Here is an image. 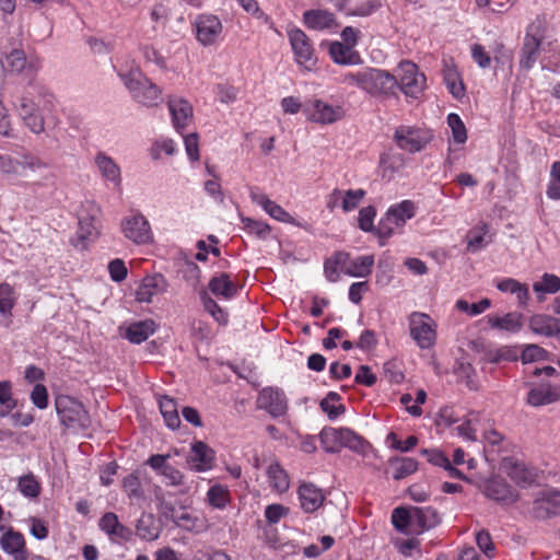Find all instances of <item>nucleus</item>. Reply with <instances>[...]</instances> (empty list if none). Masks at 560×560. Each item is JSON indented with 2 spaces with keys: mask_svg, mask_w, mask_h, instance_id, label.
<instances>
[{
  "mask_svg": "<svg viewBox=\"0 0 560 560\" xmlns=\"http://www.w3.org/2000/svg\"><path fill=\"white\" fill-rule=\"evenodd\" d=\"M47 167L45 161L30 151L0 153V174L14 184L32 178L35 173Z\"/></svg>",
  "mask_w": 560,
  "mask_h": 560,
  "instance_id": "obj_2",
  "label": "nucleus"
},
{
  "mask_svg": "<svg viewBox=\"0 0 560 560\" xmlns=\"http://www.w3.org/2000/svg\"><path fill=\"white\" fill-rule=\"evenodd\" d=\"M100 527L109 535H112V533H117L118 529L126 530V527L119 523L117 515L112 512L102 516Z\"/></svg>",
  "mask_w": 560,
  "mask_h": 560,
  "instance_id": "obj_61",
  "label": "nucleus"
},
{
  "mask_svg": "<svg viewBox=\"0 0 560 560\" xmlns=\"http://www.w3.org/2000/svg\"><path fill=\"white\" fill-rule=\"evenodd\" d=\"M491 306V300L488 298L481 299L478 303L469 304L466 300H457L455 303L456 310L466 313L469 316H477L482 314Z\"/></svg>",
  "mask_w": 560,
  "mask_h": 560,
  "instance_id": "obj_52",
  "label": "nucleus"
},
{
  "mask_svg": "<svg viewBox=\"0 0 560 560\" xmlns=\"http://www.w3.org/2000/svg\"><path fill=\"white\" fill-rule=\"evenodd\" d=\"M24 51L14 49L7 56V66L12 72H21L26 66Z\"/></svg>",
  "mask_w": 560,
  "mask_h": 560,
  "instance_id": "obj_62",
  "label": "nucleus"
},
{
  "mask_svg": "<svg viewBox=\"0 0 560 560\" xmlns=\"http://www.w3.org/2000/svg\"><path fill=\"white\" fill-rule=\"evenodd\" d=\"M16 298L13 288L8 283L0 284V314L5 317L3 325L9 327L11 320V311L15 304Z\"/></svg>",
  "mask_w": 560,
  "mask_h": 560,
  "instance_id": "obj_43",
  "label": "nucleus"
},
{
  "mask_svg": "<svg viewBox=\"0 0 560 560\" xmlns=\"http://www.w3.org/2000/svg\"><path fill=\"white\" fill-rule=\"evenodd\" d=\"M55 408L62 425L69 429H86L90 417L83 405L68 395H59L55 399Z\"/></svg>",
  "mask_w": 560,
  "mask_h": 560,
  "instance_id": "obj_4",
  "label": "nucleus"
},
{
  "mask_svg": "<svg viewBox=\"0 0 560 560\" xmlns=\"http://www.w3.org/2000/svg\"><path fill=\"white\" fill-rule=\"evenodd\" d=\"M490 241L486 238V232L472 230L467 234V250L476 253L488 245Z\"/></svg>",
  "mask_w": 560,
  "mask_h": 560,
  "instance_id": "obj_58",
  "label": "nucleus"
},
{
  "mask_svg": "<svg viewBox=\"0 0 560 560\" xmlns=\"http://www.w3.org/2000/svg\"><path fill=\"white\" fill-rule=\"evenodd\" d=\"M209 289L215 296L226 300L233 298L237 292L235 283L231 281L228 273L213 277L209 282Z\"/></svg>",
  "mask_w": 560,
  "mask_h": 560,
  "instance_id": "obj_37",
  "label": "nucleus"
},
{
  "mask_svg": "<svg viewBox=\"0 0 560 560\" xmlns=\"http://www.w3.org/2000/svg\"><path fill=\"white\" fill-rule=\"evenodd\" d=\"M267 477L270 488L278 492L284 493L290 487V479L287 471L278 462H273L267 469Z\"/></svg>",
  "mask_w": 560,
  "mask_h": 560,
  "instance_id": "obj_34",
  "label": "nucleus"
},
{
  "mask_svg": "<svg viewBox=\"0 0 560 560\" xmlns=\"http://www.w3.org/2000/svg\"><path fill=\"white\" fill-rule=\"evenodd\" d=\"M536 293H557L560 290V278L553 273H544L541 281L533 284Z\"/></svg>",
  "mask_w": 560,
  "mask_h": 560,
  "instance_id": "obj_53",
  "label": "nucleus"
},
{
  "mask_svg": "<svg viewBox=\"0 0 560 560\" xmlns=\"http://www.w3.org/2000/svg\"><path fill=\"white\" fill-rule=\"evenodd\" d=\"M454 373L470 390H479L480 384L477 372L470 362L463 360L457 361L454 368Z\"/></svg>",
  "mask_w": 560,
  "mask_h": 560,
  "instance_id": "obj_40",
  "label": "nucleus"
},
{
  "mask_svg": "<svg viewBox=\"0 0 560 560\" xmlns=\"http://www.w3.org/2000/svg\"><path fill=\"white\" fill-rule=\"evenodd\" d=\"M397 85V78L389 72L375 68L365 69L364 92L373 96H389L395 93Z\"/></svg>",
  "mask_w": 560,
  "mask_h": 560,
  "instance_id": "obj_8",
  "label": "nucleus"
},
{
  "mask_svg": "<svg viewBox=\"0 0 560 560\" xmlns=\"http://www.w3.org/2000/svg\"><path fill=\"white\" fill-rule=\"evenodd\" d=\"M304 113L310 121L319 125H331L345 117L341 106L329 104L320 98L307 101L304 105Z\"/></svg>",
  "mask_w": 560,
  "mask_h": 560,
  "instance_id": "obj_7",
  "label": "nucleus"
},
{
  "mask_svg": "<svg viewBox=\"0 0 560 560\" xmlns=\"http://www.w3.org/2000/svg\"><path fill=\"white\" fill-rule=\"evenodd\" d=\"M0 405L8 410L16 407V400L12 397V384L10 381L0 382Z\"/></svg>",
  "mask_w": 560,
  "mask_h": 560,
  "instance_id": "obj_63",
  "label": "nucleus"
},
{
  "mask_svg": "<svg viewBox=\"0 0 560 560\" xmlns=\"http://www.w3.org/2000/svg\"><path fill=\"white\" fill-rule=\"evenodd\" d=\"M374 265V256L364 255L349 259L343 265V273L351 277H366L371 273Z\"/></svg>",
  "mask_w": 560,
  "mask_h": 560,
  "instance_id": "obj_35",
  "label": "nucleus"
},
{
  "mask_svg": "<svg viewBox=\"0 0 560 560\" xmlns=\"http://www.w3.org/2000/svg\"><path fill=\"white\" fill-rule=\"evenodd\" d=\"M329 55L338 65L354 66L362 63L360 54L355 51L352 46L345 45L340 42L330 44Z\"/></svg>",
  "mask_w": 560,
  "mask_h": 560,
  "instance_id": "obj_28",
  "label": "nucleus"
},
{
  "mask_svg": "<svg viewBox=\"0 0 560 560\" xmlns=\"http://www.w3.org/2000/svg\"><path fill=\"white\" fill-rule=\"evenodd\" d=\"M166 290V280L162 275L145 277L136 291V298L139 302H151L154 295L161 294Z\"/></svg>",
  "mask_w": 560,
  "mask_h": 560,
  "instance_id": "obj_23",
  "label": "nucleus"
},
{
  "mask_svg": "<svg viewBox=\"0 0 560 560\" xmlns=\"http://www.w3.org/2000/svg\"><path fill=\"white\" fill-rule=\"evenodd\" d=\"M288 37L294 52L295 61L305 70L312 71L315 63V50L307 35L300 28L288 32Z\"/></svg>",
  "mask_w": 560,
  "mask_h": 560,
  "instance_id": "obj_10",
  "label": "nucleus"
},
{
  "mask_svg": "<svg viewBox=\"0 0 560 560\" xmlns=\"http://www.w3.org/2000/svg\"><path fill=\"white\" fill-rule=\"evenodd\" d=\"M443 77L450 93L457 100L462 98L465 95V85L457 69L452 65L445 63Z\"/></svg>",
  "mask_w": 560,
  "mask_h": 560,
  "instance_id": "obj_38",
  "label": "nucleus"
},
{
  "mask_svg": "<svg viewBox=\"0 0 560 560\" xmlns=\"http://www.w3.org/2000/svg\"><path fill=\"white\" fill-rule=\"evenodd\" d=\"M382 176L392 179L395 173L405 166V158L400 153H385L380 160Z\"/></svg>",
  "mask_w": 560,
  "mask_h": 560,
  "instance_id": "obj_39",
  "label": "nucleus"
},
{
  "mask_svg": "<svg viewBox=\"0 0 560 560\" xmlns=\"http://www.w3.org/2000/svg\"><path fill=\"white\" fill-rule=\"evenodd\" d=\"M503 469L506 475L517 485L525 487L534 482L536 475L530 469L526 468L524 464L514 459H505Z\"/></svg>",
  "mask_w": 560,
  "mask_h": 560,
  "instance_id": "obj_31",
  "label": "nucleus"
},
{
  "mask_svg": "<svg viewBox=\"0 0 560 560\" xmlns=\"http://www.w3.org/2000/svg\"><path fill=\"white\" fill-rule=\"evenodd\" d=\"M142 56L148 62H153L161 69H166V59L153 46L144 45L141 47Z\"/></svg>",
  "mask_w": 560,
  "mask_h": 560,
  "instance_id": "obj_64",
  "label": "nucleus"
},
{
  "mask_svg": "<svg viewBox=\"0 0 560 560\" xmlns=\"http://www.w3.org/2000/svg\"><path fill=\"white\" fill-rule=\"evenodd\" d=\"M238 4L255 19L262 21L265 24H272L271 19L260 10L256 0H236Z\"/></svg>",
  "mask_w": 560,
  "mask_h": 560,
  "instance_id": "obj_59",
  "label": "nucleus"
},
{
  "mask_svg": "<svg viewBox=\"0 0 560 560\" xmlns=\"http://www.w3.org/2000/svg\"><path fill=\"white\" fill-rule=\"evenodd\" d=\"M304 24L314 31H324L337 26L335 15L326 10H308L303 14Z\"/></svg>",
  "mask_w": 560,
  "mask_h": 560,
  "instance_id": "obj_26",
  "label": "nucleus"
},
{
  "mask_svg": "<svg viewBox=\"0 0 560 560\" xmlns=\"http://www.w3.org/2000/svg\"><path fill=\"white\" fill-rule=\"evenodd\" d=\"M241 221L244 230L249 234L265 238L270 233V226L265 222L256 221L246 217H242Z\"/></svg>",
  "mask_w": 560,
  "mask_h": 560,
  "instance_id": "obj_57",
  "label": "nucleus"
},
{
  "mask_svg": "<svg viewBox=\"0 0 560 560\" xmlns=\"http://www.w3.org/2000/svg\"><path fill=\"white\" fill-rule=\"evenodd\" d=\"M1 549L12 556L13 560H27V549L24 536L12 527L5 529L0 537Z\"/></svg>",
  "mask_w": 560,
  "mask_h": 560,
  "instance_id": "obj_18",
  "label": "nucleus"
},
{
  "mask_svg": "<svg viewBox=\"0 0 560 560\" xmlns=\"http://www.w3.org/2000/svg\"><path fill=\"white\" fill-rule=\"evenodd\" d=\"M118 74L133 100L138 103L144 106H155L161 102V90L148 78L143 77L138 67L130 69L126 73L119 71Z\"/></svg>",
  "mask_w": 560,
  "mask_h": 560,
  "instance_id": "obj_3",
  "label": "nucleus"
},
{
  "mask_svg": "<svg viewBox=\"0 0 560 560\" xmlns=\"http://www.w3.org/2000/svg\"><path fill=\"white\" fill-rule=\"evenodd\" d=\"M547 196L551 199H560V161L551 166V180L548 185Z\"/></svg>",
  "mask_w": 560,
  "mask_h": 560,
  "instance_id": "obj_60",
  "label": "nucleus"
},
{
  "mask_svg": "<svg viewBox=\"0 0 560 560\" xmlns=\"http://www.w3.org/2000/svg\"><path fill=\"white\" fill-rule=\"evenodd\" d=\"M409 334L411 339L421 349H429L436 341V323L428 314L412 312L408 316Z\"/></svg>",
  "mask_w": 560,
  "mask_h": 560,
  "instance_id": "obj_5",
  "label": "nucleus"
},
{
  "mask_svg": "<svg viewBox=\"0 0 560 560\" xmlns=\"http://www.w3.org/2000/svg\"><path fill=\"white\" fill-rule=\"evenodd\" d=\"M257 407L266 410L271 417L277 418L287 412L288 402L281 389L266 387L258 395Z\"/></svg>",
  "mask_w": 560,
  "mask_h": 560,
  "instance_id": "obj_16",
  "label": "nucleus"
},
{
  "mask_svg": "<svg viewBox=\"0 0 560 560\" xmlns=\"http://www.w3.org/2000/svg\"><path fill=\"white\" fill-rule=\"evenodd\" d=\"M497 288L501 292L514 294L521 307L527 306L530 294L526 283H521L513 278H506L499 281Z\"/></svg>",
  "mask_w": 560,
  "mask_h": 560,
  "instance_id": "obj_33",
  "label": "nucleus"
},
{
  "mask_svg": "<svg viewBox=\"0 0 560 560\" xmlns=\"http://www.w3.org/2000/svg\"><path fill=\"white\" fill-rule=\"evenodd\" d=\"M230 501V491L224 486H212L207 492V502L214 509H224Z\"/></svg>",
  "mask_w": 560,
  "mask_h": 560,
  "instance_id": "obj_50",
  "label": "nucleus"
},
{
  "mask_svg": "<svg viewBox=\"0 0 560 560\" xmlns=\"http://www.w3.org/2000/svg\"><path fill=\"white\" fill-rule=\"evenodd\" d=\"M172 511V521L183 529L187 532L194 533H202L206 532L209 527L208 523L203 518H199L194 514L187 512L185 509L179 511H175L174 508H171Z\"/></svg>",
  "mask_w": 560,
  "mask_h": 560,
  "instance_id": "obj_24",
  "label": "nucleus"
},
{
  "mask_svg": "<svg viewBox=\"0 0 560 560\" xmlns=\"http://www.w3.org/2000/svg\"><path fill=\"white\" fill-rule=\"evenodd\" d=\"M558 318L545 314H536L529 318L528 325L533 332L552 337V330Z\"/></svg>",
  "mask_w": 560,
  "mask_h": 560,
  "instance_id": "obj_42",
  "label": "nucleus"
},
{
  "mask_svg": "<svg viewBox=\"0 0 560 560\" xmlns=\"http://www.w3.org/2000/svg\"><path fill=\"white\" fill-rule=\"evenodd\" d=\"M523 315L516 312L506 313L503 316L488 315L487 322L493 329L504 330L508 332H517L522 329Z\"/></svg>",
  "mask_w": 560,
  "mask_h": 560,
  "instance_id": "obj_30",
  "label": "nucleus"
},
{
  "mask_svg": "<svg viewBox=\"0 0 560 560\" xmlns=\"http://www.w3.org/2000/svg\"><path fill=\"white\" fill-rule=\"evenodd\" d=\"M136 533L141 539L152 541L159 538L160 528L152 515H142L137 522Z\"/></svg>",
  "mask_w": 560,
  "mask_h": 560,
  "instance_id": "obj_44",
  "label": "nucleus"
},
{
  "mask_svg": "<svg viewBox=\"0 0 560 560\" xmlns=\"http://www.w3.org/2000/svg\"><path fill=\"white\" fill-rule=\"evenodd\" d=\"M530 512L538 520H547L560 514V491H540L533 502Z\"/></svg>",
  "mask_w": 560,
  "mask_h": 560,
  "instance_id": "obj_14",
  "label": "nucleus"
},
{
  "mask_svg": "<svg viewBox=\"0 0 560 560\" xmlns=\"http://www.w3.org/2000/svg\"><path fill=\"white\" fill-rule=\"evenodd\" d=\"M140 470H136L132 474L126 476L122 480V489L131 501H140L144 498V491L140 482Z\"/></svg>",
  "mask_w": 560,
  "mask_h": 560,
  "instance_id": "obj_48",
  "label": "nucleus"
},
{
  "mask_svg": "<svg viewBox=\"0 0 560 560\" xmlns=\"http://www.w3.org/2000/svg\"><path fill=\"white\" fill-rule=\"evenodd\" d=\"M14 106L24 126L35 135L43 133L47 124L56 125L57 122L52 114L54 96L49 93H39L37 101L23 95Z\"/></svg>",
  "mask_w": 560,
  "mask_h": 560,
  "instance_id": "obj_1",
  "label": "nucleus"
},
{
  "mask_svg": "<svg viewBox=\"0 0 560 560\" xmlns=\"http://www.w3.org/2000/svg\"><path fill=\"white\" fill-rule=\"evenodd\" d=\"M544 34L539 26L532 24L526 32L521 49L520 66L523 69H530L537 60Z\"/></svg>",
  "mask_w": 560,
  "mask_h": 560,
  "instance_id": "obj_15",
  "label": "nucleus"
},
{
  "mask_svg": "<svg viewBox=\"0 0 560 560\" xmlns=\"http://www.w3.org/2000/svg\"><path fill=\"white\" fill-rule=\"evenodd\" d=\"M392 523L399 532L407 533L408 528H410L409 532L413 533L415 522L412 506L410 509L396 508L392 514Z\"/></svg>",
  "mask_w": 560,
  "mask_h": 560,
  "instance_id": "obj_45",
  "label": "nucleus"
},
{
  "mask_svg": "<svg viewBox=\"0 0 560 560\" xmlns=\"http://www.w3.org/2000/svg\"><path fill=\"white\" fill-rule=\"evenodd\" d=\"M155 328L156 325L151 319L137 322L127 328L126 338L132 343H141L155 331Z\"/></svg>",
  "mask_w": 560,
  "mask_h": 560,
  "instance_id": "obj_36",
  "label": "nucleus"
},
{
  "mask_svg": "<svg viewBox=\"0 0 560 560\" xmlns=\"http://www.w3.org/2000/svg\"><path fill=\"white\" fill-rule=\"evenodd\" d=\"M432 139L429 130L410 126H400L395 130L394 140L405 151L416 153L421 151Z\"/></svg>",
  "mask_w": 560,
  "mask_h": 560,
  "instance_id": "obj_11",
  "label": "nucleus"
},
{
  "mask_svg": "<svg viewBox=\"0 0 560 560\" xmlns=\"http://www.w3.org/2000/svg\"><path fill=\"white\" fill-rule=\"evenodd\" d=\"M319 440L323 448L328 453H337L339 447V429L325 428L319 433Z\"/></svg>",
  "mask_w": 560,
  "mask_h": 560,
  "instance_id": "obj_54",
  "label": "nucleus"
},
{
  "mask_svg": "<svg viewBox=\"0 0 560 560\" xmlns=\"http://www.w3.org/2000/svg\"><path fill=\"white\" fill-rule=\"evenodd\" d=\"M94 161L104 179L113 183L116 187L121 185L120 167L110 156L98 152Z\"/></svg>",
  "mask_w": 560,
  "mask_h": 560,
  "instance_id": "obj_29",
  "label": "nucleus"
},
{
  "mask_svg": "<svg viewBox=\"0 0 560 560\" xmlns=\"http://www.w3.org/2000/svg\"><path fill=\"white\" fill-rule=\"evenodd\" d=\"M213 458V451L203 442H197L191 447L187 464L191 470L207 471L211 469Z\"/></svg>",
  "mask_w": 560,
  "mask_h": 560,
  "instance_id": "obj_21",
  "label": "nucleus"
},
{
  "mask_svg": "<svg viewBox=\"0 0 560 560\" xmlns=\"http://www.w3.org/2000/svg\"><path fill=\"white\" fill-rule=\"evenodd\" d=\"M301 508L306 513L316 511L324 502L322 489L313 483H303L299 488Z\"/></svg>",
  "mask_w": 560,
  "mask_h": 560,
  "instance_id": "obj_25",
  "label": "nucleus"
},
{
  "mask_svg": "<svg viewBox=\"0 0 560 560\" xmlns=\"http://www.w3.org/2000/svg\"><path fill=\"white\" fill-rule=\"evenodd\" d=\"M249 196L253 202L260 206L275 220L284 223H294L293 217L280 205L269 199L265 194L252 189Z\"/></svg>",
  "mask_w": 560,
  "mask_h": 560,
  "instance_id": "obj_22",
  "label": "nucleus"
},
{
  "mask_svg": "<svg viewBox=\"0 0 560 560\" xmlns=\"http://www.w3.org/2000/svg\"><path fill=\"white\" fill-rule=\"evenodd\" d=\"M398 85L406 96L417 98L423 91L425 77L411 61H401L398 67Z\"/></svg>",
  "mask_w": 560,
  "mask_h": 560,
  "instance_id": "obj_9",
  "label": "nucleus"
},
{
  "mask_svg": "<svg viewBox=\"0 0 560 560\" xmlns=\"http://www.w3.org/2000/svg\"><path fill=\"white\" fill-rule=\"evenodd\" d=\"M416 213L415 203L410 200H404L392 206L385 218L380 222L377 231L381 237H389L394 234L396 228L402 226L407 220Z\"/></svg>",
  "mask_w": 560,
  "mask_h": 560,
  "instance_id": "obj_6",
  "label": "nucleus"
},
{
  "mask_svg": "<svg viewBox=\"0 0 560 560\" xmlns=\"http://www.w3.org/2000/svg\"><path fill=\"white\" fill-rule=\"evenodd\" d=\"M413 510V533H422L436 526L440 523V516L435 509L431 506L418 508L412 506Z\"/></svg>",
  "mask_w": 560,
  "mask_h": 560,
  "instance_id": "obj_32",
  "label": "nucleus"
},
{
  "mask_svg": "<svg viewBox=\"0 0 560 560\" xmlns=\"http://www.w3.org/2000/svg\"><path fill=\"white\" fill-rule=\"evenodd\" d=\"M121 231L128 240L136 244H147L152 240L150 224L141 213L126 217L121 221Z\"/></svg>",
  "mask_w": 560,
  "mask_h": 560,
  "instance_id": "obj_13",
  "label": "nucleus"
},
{
  "mask_svg": "<svg viewBox=\"0 0 560 560\" xmlns=\"http://www.w3.org/2000/svg\"><path fill=\"white\" fill-rule=\"evenodd\" d=\"M483 493L495 501L514 502L516 500L514 491L501 478H491L486 481Z\"/></svg>",
  "mask_w": 560,
  "mask_h": 560,
  "instance_id": "obj_27",
  "label": "nucleus"
},
{
  "mask_svg": "<svg viewBox=\"0 0 560 560\" xmlns=\"http://www.w3.org/2000/svg\"><path fill=\"white\" fill-rule=\"evenodd\" d=\"M98 213L100 208L94 202L89 201L84 206V211L79 214L78 238L82 243L97 236L96 217ZM83 248H85V244H82Z\"/></svg>",
  "mask_w": 560,
  "mask_h": 560,
  "instance_id": "obj_17",
  "label": "nucleus"
},
{
  "mask_svg": "<svg viewBox=\"0 0 560 560\" xmlns=\"http://www.w3.org/2000/svg\"><path fill=\"white\" fill-rule=\"evenodd\" d=\"M197 40L205 47L214 45L222 33L221 20L211 14L198 15L195 21Z\"/></svg>",
  "mask_w": 560,
  "mask_h": 560,
  "instance_id": "obj_12",
  "label": "nucleus"
},
{
  "mask_svg": "<svg viewBox=\"0 0 560 560\" xmlns=\"http://www.w3.org/2000/svg\"><path fill=\"white\" fill-rule=\"evenodd\" d=\"M161 413L165 423L171 429H177L180 424V419L177 411V405L174 399L165 396L159 400Z\"/></svg>",
  "mask_w": 560,
  "mask_h": 560,
  "instance_id": "obj_47",
  "label": "nucleus"
},
{
  "mask_svg": "<svg viewBox=\"0 0 560 560\" xmlns=\"http://www.w3.org/2000/svg\"><path fill=\"white\" fill-rule=\"evenodd\" d=\"M560 399V385L541 383L532 388L527 395V404L533 407H540L552 404Z\"/></svg>",
  "mask_w": 560,
  "mask_h": 560,
  "instance_id": "obj_20",
  "label": "nucleus"
},
{
  "mask_svg": "<svg viewBox=\"0 0 560 560\" xmlns=\"http://www.w3.org/2000/svg\"><path fill=\"white\" fill-rule=\"evenodd\" d=\"M366 442L358 435L355 432H353L350 429L347 428H340L339 429V447H348L353 452L363 454L366 450Z\"/></svg>",
  "mask_w": 560,
  "mask_h": 560,
  "instance_id": "obj_41",
  "label": "nucleus"
},
{
  "mask_svg": "<svg viewBox=\"0 0 560 560\" xmlns=\"http://www.w3.org/2000/svg\"><path fill=\"white\" fill-rule=\"evenodd\" d=\"M174 128L180 132L192 120V106L184 98L171 97L167 102Z\"/></svg>",
  "mask_w": 560,
  "mask_h": 560,
  "instance_id": "obj_19",
  "label": "nucleus"
},
{
  "mask_svg": "<svg viewBox=\"0 0 560 560\" xmlns=\"http://www.w3.org/2000/svg\"><path fill=\"white\" fill-rule=\"evenodd\" d=\"M348 261V254L339 252L325 261L324 271L330 282L339 279V272H343V265Z\"/></svg>",
  "mask_w": 560,
  "mask_h": 560,
  "instance_id": "obj_49",
  "label": "nucleus"
},
{
  "mask_svg": "<svg viewBox=\"0 0 560 560\" xmlns=\"http://www.w3.org/2000/svg\"><path fill=\"white\" fill-rule=\"evenodd\" d=\"M394 469L393 477L396 480L406 478L418 469V462L411 457H396L389 460Z\"/></svg>",
  "mask_w": 560,
  "mask_h": 560,
  "instance_id": "obj_46",
  "label": "nucleus"
},
{
  "mask_svg": "<svg viewBox=\"0 0 560 560\" xmlns=\"http://www.w3.org/2000/svg\"><path fill=\"white\" fill-rule=\"evenodd\" d=\"M447 124L452 130L453 139L456 143H465L467 140V129L457 114L451 113L447 116Z\"/></svg>",
  "mask_w": 560,
  "mask_h": 560,
  "instance_id": "obj_55",
  "label": "nucleus"
},
{
  "mask_svg": "<svg viewBox=\"0 0 560 560\" xmlns=\"http://www.w3.org/2000/svg\"><path fill=\"white\" fill-rule=\"evenodd\" d=\"M19 491L26 498H37L40 493V485L33 474H26L19 478Z\"/></svg>",
  "mask_w": 560,
  "mask_h": 560,
  "instance_id": "obj_51",
  "label": "nucleus"
},
{
  "mask_svg": "<svg viewBox=\"0 0 560 560\" xmlns=\"http://www.w3.org/2000/svg\"><path fill=\"white\" fill-rule=\"evenodd\" d=\"M365 190L359 189H349L345 194H342V202L341 208L345 212H350L358 208L362 199L365 197Z\"/></svg>",
  "mask_w": 560,
  "mask_h": 560,
  "instance_id": "obj_56",
  "label": "nucleus"
}]
</instances>
